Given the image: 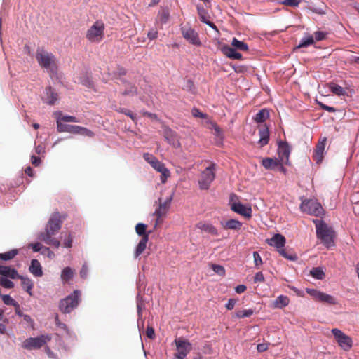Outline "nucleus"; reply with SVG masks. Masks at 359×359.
Returning <instances> with one entry per match:
<instances>
[{"label":"nucleus","instance_id":"51","mask_svg":"<svg viewBox=\"0 0 359 359\" xmlns=\"http://www.w3.org/2000/svg\"><path fill=\"white\" fill-rule=\"evenodd\" d=\"M117 111L121 114H124L126 116H129L133 121H136L135 115L129 109H127L126 108H119L117 110Z\"/></svg>","mask_w":359,"mask_h":359},{"label":"nucleus","instance_id":"38","mask_svg":"<svg viewBox=\"0 0 359 359\" xmlns=\"http://www.w3.org/2000/svg\"><path fill=\"white\" fill-rule=\"evenodd\" d=\"M233 48L241 51H248V46L243 41H238L236 38H233L231 41Z\"/></svg>","mask_w":359,"mask_h":359},{"label":"nucleus","instance_id":"35","mask_svg":"<svg viewBox=\"0 0 359 359\" xmlns=\"http://www.w3.org/2000/svg\"><path fill=\"white\" fill-rule=\"evenodd\" d=\"M269 117V111L263 109L260 110L254 117V120L257 123H263Z\"/></svg>","mask_w":359,"mask_h":359},{"label":"nucleus","instance_id":"54","mask_svg":"<svg viewBox=\"0 0 359 359\" xmlns=\"http://www.w3.org/2000/svg\"><path fill=\"white\" fill-rule=\"evenodd\" d=\"M300 2V0H283L281 4L287 6L296 7Z\"/></svg>","mask_w":359,"mask_h":359},{"label":"nucleus","instance_id":"58","mask_svg":"<svg viewBox=\"0 0 359 359\" xmlns=\"http://www.w3.org/2000/svg\"><path fill=\"white\" fill-rule=\"evenodd\" d=\"M158 31L155 29H151L147 33V37L150 40H154L158 37Z\"/></svg>","mask_w":359,"mask_h":359},{"label":"nucleus","instance_id":"63","mask_svg":"<svg viewBox=\"0 0 359 359\" xmlns=\"http://www.w3.org/2000/svg\"><path fill=\"white\" fill-rule=\"evenodd\" d=\"M88 269L86 264H83L80 271V276L83 278H86L88 276Z\"/></svg>","mask_w":359,"mask_h":359},{"label":"nucleus","instance_id":"45","mask_svg":"<svg viewBox=\"0 0 359 359\" xmlns=\"http://www.w3.org/2000/svg\"><path fill=\"white\" fill-rule=\"evenodd\" d=\"M314 43L313 37L312 36H309L306 38H304L301 40L300 43L298 45L297 48H304L307 47Z\"/></svg>","mask_w":359,"mask_h":359},{"label":"nucleus","instance_id":"4","mask_svg":"<svg viewBox=\"0 0 359 359\" xmlns=\"http://www.w3.org/2000/svg\"><path fill=\"white\" fill-rule=\"evenodd\" d=\"M81 299V292L74 290L72 294L60 302L59 308L63 313H69L76 308Z\"/></svg>","mask_w":359,"mask_h":359},{"label":"nucleus","instance_id":"1","mask_svg":"<svg viewBox=\"0 0 359 359\" xmlns=\"http://www.w3.org/2000/svg\"><path fill=\"white\" fill-rule=\"evenodd\" d=\"M64 219L59 212L53 213L49 219L45 232L41 233L40 239L47 245L58 248L60 246V241L52 236L60 231Z\"/></svg>","mask_w":359,"mask_h":359},{"label":"nucleus","instance_id":"46","mask_svg":"<svg viewBox=\"0 0 359 359\" xmlns=\"http://www.w3.org/2000/svg\"><path fill=\"white\" fill-rule=\"evenodd\" d=\"M77 130H78V132H76V134L82 135H84V136H88V137H93L94 135H95L93 131L88 130L86 128L81 127V126H79V128H78Z\"/></svg>","mask_w":359,"mask_h":359},{"label":"nucleus","instance_id":"50","mask_svg":"<svg viewBox=\"0 0 359 359\" xmlns=\"http://www.w3.org/2000/svg\"><path fill=\"white\" fill-rule=\"evenodd\" d=\"M254 263L257 269H259L260 266L262 265L263 262L260 255L257 252H253Z\"/></svg>","mask_w":359,"mask_h":359},{"label":"nucleus","instance_id":"44","mask_svg":"<svg viewBox=\"0 0 359 359\" xmlns=\"http://www.w3.org/2000/svg\"><path fill=\"white\" fill-rule=\"evenodd\" d=\"M254 313V310L249 309L247 310H241L236 312L235 316L238 318H243L245 317H250Z\"/></svg>","mask_w":359,"mask_h":359},{"label":"nucleus","instance_id":"3","mask_svg":"<svg viewBox=\"0 0 359 359\" xmlns=\"http://www.w3.org/2000/svg\"><path fill=\"white\" fill-rule=\"evenodd\" d=\"M313 223L316 228V235L318 239H320L323 243L329 246L334 243V231L323 221L315 219Z\"/></svg>","mask_w":359,"mask_h":359},{"label":"nucleus","instance_id":"23","mask_svg":"<svg viewBox=\"0 0 359 359\" xmlns=\"http://www.w3.org/2000/svg\"><path fill=\"white\" fill-rule=\"evenodd\" d=\"M0 275L11 279H18L20 276L15 269L3 265H0Z\"/></svg>","mask_w":359,"mask_h":359},{"label":"nucleus","instance_id":"26","mask_svg":"<svg viewBox=\"0 0 359 359\" xmlns=\"http://www.w3.org/2000/svg\"><path fill=\"white\" fill-rule=\"evenodd\" d=\"M197 11H198V14L199 15V18L201 20V21L203 23H205L206 25H209L210 27H212V29H215L217 31V28L216 27V25L212 22L211 21L207 20L206 18V16H207V11L201 5H198L197 6Z\"/></svg>","mask_w":359,"mask_h":359},{"label":"nucleus","instance_id":"12","mask_svg":"<svg viewBox=\"0 0 359 359\" xmlns=\"http://www.w3.org/2000/svg\"><path fill=\"white\" fill-rule=\"evenodd\" d=\"M48 335H41L38 337H30L23 343V347L27 349H38L44 346L47 341L50 340Z\"/></svg>","mask_w":359,"mask_h":359},{"label":"nucleus","instance_id":"8","mask_svg":"<svg viewBox=\"0 0 359 359\" xmlns=\"http://www.w3.org/2000/svg\"><path fill=\"white\" fill-rule=\"evenodd\" d=\"M332 333L336 339L339 346L344 351H349L353 346L352 339L337 328L332 330Z\"/></svg>","mask_w":359,"mask_h":359},{"label":"nucleus","instance_id":"11","mask_svg":"<svg viewBox=\"0 0 359 359\" xmlns=\"http://www.w3.org/2000/svg\"><path fill=\"white\" fill-rule=\"evenodd\" d=\"M180 30L182 36L189 43L196 46H200L201 45L198 34L193 28H191V26L188 25L181 26Z\"/></svg>","mask_w":359,"mask_h":359},{"label":"nucleus","instance_id":"29","mask_svg":"<svg viewBox=\"0 0 359 359\" xmlns=\"http://www.w3.org/2000/svg\"><path fill=\"white\" fill-rule=\"evenodd\" d=\"M55 117L57 118V120H59V121L62 122H74V123H78L79 121L78 118L73 116H68V115H62L61 111H56L54 113Z\"/></svg>","mask_w":359,"mask_h":359},{"label":"nucleus","instance_id":"48","mask_svg":"<svg viewBox=\"0 0 359 359\" xmlns=\"http://www.w3.org/2000/svg\"><path fill=\"white\" fill-rule=\"evenodd\" d=\"M158 172L161 173V182L162 183H165L166 182L167 179L170 175L169 170L168 168H166L165 166H164L163 168H162Z\"/></svg>","mask_w":359,"mask_h":359},{"label":"nucleus","instance_id":"61","mask_svg":"<svg viewBox=\"0 0 359 359\" xmlns=\"http://www.w3.org/2000/svg\"><path fill=\"white\" fill-rule=\"evenodd\" d=\"M55 324H56V325H57V327H60L61 329L65 330H67V325H66L65 323H63L60 322V319H59V317H58V315H56V316H55Z\"/></svg>","mask_w":359,"mask_h":359},{"label":"nucleus","instance_id":"47","mask_svg":"<svg viewBox=\"0 0 359 359\" xmlns=\"http://www.w3.org/2000/svg\"><path fill=\"white\" fill-rule=\"evenodd\" d=\"M278 252L285 258L289 259V260H296L297 259V257L296 255L292 254H288L286 250L283 248L281 249L278 250Z\"/></svg>","mask_w":359,"mask_h":359},{"label":"nucleus","instance_id":"39","mask_svg":"<svg viewBox=\"0 0 359 359\" xmlns=\"http://www.w3.org/2000/svg\"><path fill=\"white\" fill-rule=\"evenodd\" d=\"M147 226L143 223H138L135 226V231L137 234L142 237H144L145 236H147L149 238V234L151 233V231L147 232Z\"/></svg>","mask_w":359,"mask_h":359},{"label":"nucleus","instance_id":"16","mask_svg":"<svg viewBox=\"0 0 359 359\" xmlns=\"http://www.w3.org/2000/svg\"><path fill=\"white\" fill-rule=\"evenodd\" d=\"M196 227L201 231L208 233L213 236H219L218 230L211 224L205 222H199L196 224Z\"/></svg>","mask_w":359,"mask_h":359},{"label":"nucleus","instance_id":"28","mask_svg":"<svg viewBox=\"0 0 359 359\" xmlns=\"http://www.w3.org/2000/svg\"><path fill=\"white\" fill-rule=\"evenodd\" d=\"M221 224L224 229L237 230V231L240 230L243 225L240 221H238L237 219H231L227 220L225 222H222Z\"/></svg>","mask_w":359,"mask_h":359},{"label":"nucleus","instance_id":"19","mask_svg":"<svg viewBox=\"0 0 359 359\" xmlns=\"http://www.w3.org/2000/svg\"><path fill=\"white\" fill-rule=\"evenodd\" d=\"M266 243L271 245L277 248L278 250L285 246V238L279 233L275 234L271 238L267 239Z\"/></svg>","mask_w":359,"mask_h":359},{"label":"nucleus","instance_id":"13","mask_svg":"<svg viewBox=\"0 0 359 359\" xmlns=\"http://www.w3.org/2000/svg\"><path fill=\"white\" fill-rule=\"evenodd\" d=\"M278 154L279 160L285 164H289V158L290 154V147L286 142H279Z\"/></svg>","mask_w":359,"mask_h":359},{"label":"nucleus","instance_id":"6","mask_svg":"<svg viewBox=\"0 0 359 359\" xmlns=\"http://www.w3.org/2000/svg\"><path fill=\"white\" fill-rule=\"evenodd\" d=\"M300 209L303 212L316 217H321L324 215V210L320 203L313 199L303 201Z\"/></svg>","mask_w":359,"mask_h":359},{"label":"nucleus","instance_id":"34","mask_svg":"<svg viewBox=\"0 0 359 359\" xmlns=\"http://www.w3.org/2000/svg\"><path fill=\"white\" fill-rule=\"evenodd\" d=\"M47 102L49 104H54L57 100L58 95L51 87L46 88Z\"/></svg>","mask_w":359,"mask_h":359},{"label":"nucleus","instance_id":"49","mask_svg":"<svg viewBox=\"0 0 359 359\" xmlns=\"http://www.w3.org/2000/svg\"><path fill=\"white\" fill-rule=\"evenodd\" d=\"M0 285L2 287L8 289H11L14 287V283L11 280L5 278H0Z\"/></svg>","mask_w":359,"mask_h":359},{"label":"nucleus","instance_id":"15","mask_svg":"<svg viewBox=\"0 0 359 359\" xmlns=\"http://www.w3.org/2000/svg\"><path fill=\"white\" fill-rule=\"evenodd\" d=\"M231 210L233 212L239 214L247 219H250L252 217V208L250 206H245L241 203H231Z\"/></svg>","mask_w":359,"mask_h":359},{"label":"nucleus","instance_id":"62","mask_svg":"<svg viewBox=\"0 0 359 359\" xmlns=\"http://www.w3.org/2000/svg\"><path fill=\"white\" fill-rule=\"evenodd\" d=\"M236 302L237 301L235 299H229L228 302L226 303V304L225 306L226 308L228 310H232L234 308V306H235V305L236 304Z\"/></svg>","mask_w":359,"mask_h":359},{"label":"nucleus","instance_id":"56","mask_svg":"<svg viewBox=\"0 0 359 359\" xmlns=\"http://www.w3.org/2000/svg\"><path fill=\"white\" fill-rule=\"evenodd\" d=\"M29 248H31L34 252H36L41 250L42 251L44 247H43V245L40 243H36L29 244Z\"/></svg>","mask_w":359,"mask_h":359},{"label":"nucleus","instance_id":"59","mask_svg":"<svg viewBox=\"0 0 359 359\" xmlns=\"http://www.w3.org/2000/svg\"><path fill=\"white\" fill-rule=\"evenodd\" d=\"M147 337L151 339L155 338V331L152 327L148 326L146 330Z\"/></svg>","mask_w":359,"mask_h":359},{"label":"nucleus","instance_id":"37","mask_svg":"<svg viewBox=\"0 0 359 359\" xmlns=\"http://www.w3.org/2000/svg\"><path fill=\"white\" fill-rule=\"evenodd\" d=\"M220 50L222 53L230 59H233L235 53L236 52L235 48L229 46L226 44H222L220 46Z\"/></svg>","mask_w":359,"mask_h":359},{"label":"nucleus","instance_id":"40","mask_svg":"<svg viewBox=\"0 0 359 359\" xmlns=\"http://www.w3.org/2000/svg\"><path fill=\"white\" fill-rule=\"evenodd\" d=\"M18 254L17 249H13L10 251L0 253V259L4 261L11 260L13 259Z\"/></svg>","mask_w":359,"mask_h":359},{"label":"nucleus","instance_id":"2","mask_svg":"<svg viewBox=\"0 0 359 359\" xmlns=\"http://www.w3.org/2000/svg\"><path fill=\"white\" fill-rule=\"evenodd\" d=\"M36 60L39 65L45 69L50 75L55 74L57 70V60L55 55L43 49H38Z\"/></svg>","mask_w":359,"mask_h":359},{"label":"nucleus","instance_id":"42","mask_svg":"<svg viewBox=\"0 0 359 359\" xmlns=\"http://www.w3.org/2000/svg\"><path fill=\"white\" fill-rule=\"evenodd\" d=\"M126 87V90L122 93L123 95L134 96L137 94V89L135 86L131 85L129 83H127Z\"/></svg>","mask_w":359,"mask_h":359},{"label":"nucleus","instance_id":"32","mask_svg":"<svg viewBox=\"0 0 359 359\" xmlns=\"http://www.w3.org/2000/svg\"><path fill=\"white\" fill-rule=\"evenodd\" d=\"M74 274V271L72 268L67 266L64 268L61 273V279L64 283H67L73 278Z\"/></svg>","mask_w":359,"mask_h":359},{"label":"nucleus","instance_id":"7","mask_svg":"<svg viewBox=\"0 0 359 359\" xmlns=\"http://www.w3.org/2000/svg\"><path fill=\"white\" fill-rule=\"evenodd\" d=\"M216 164L212 163L208 166L201 175V179L198 181L199 188L201 190H208L215 178Z\"/></svg>","mask_w":359,"mask_h":359},{"label":"nucleus","instance_id":"14","mask_svg":"<svg viewBox=\"0 0 359 359\" xmlns=\"http://www.w3.org/2000/svg\"><path fill=\"white\" fill-rule=\"evenodd\" d=\"M163 136L168 142L175 148H180L181 143L176 132L169 128H165L163 131Z\"/></svg>","mask_w":359,"mask_h":359},{"label":"nucleus","instance_id":"18","mask_svg":"<svg viewBox=\"0 0 359 359\" xmlns=\"http://www.w3.org/2000/svg\"><path fill=\"white\" fill-rule=\"evenodd\" d=\"M326 141L327 138L324 137V139L319 142L316 147V149L313 155V158L317 163H319L323 160Z\"/></svg>","mask_w":359,"mask_h":359},{"label":"nucleus","instance_id":"52","mask_svg":"<svg viewBox=\"0 0 359 359\" xmlns=\"http://www.w3.org/2000/svg\"><path fill=\"white\" fill-rule=\"evenodd\" d=\"M212 269L218 275L224 276L225 275V269L224 268L218 264H212Z\"/></svg>","mask_w":359,"mask_h":359},{"label":"nucleus","instance_id":"33","mask_svg":"<svg viewBox=\"0 0 359 359\" xmlns=\"http://www.w3.org/2000/svg\"><path fill=\"white\" fill-rule=\"evenodd\" d=\"M18 279L21 280L22 285L23 288L27 291V293H29L30 295L32 294V289L33 287V283L32 280L27 277H24L21 275L19 276Z\"/></svg>","mask_w":359,"mask_h":359},{"label":"nucleus","instance_id":"10","mask_svg":"<svg viewBox=\"0 0 359 359\" xmlns=\"http://www.w3.org/2000/svg\"><path fill=\"white\" fill-rule=\"evenodd\" d=\"M306 292L311 296L313 299L329 305H335L337 301L335 297L316 289H306Z\"/></svg>","mask_w":359,"mask_h":359},{"label":"nucleus","instance_id":"21","mask_svg":"<svg viewBox=\"0 0 359 359\" xmlns=\"http://www.w3.org/2000/svg\"><path fill=\"white\" fill-rule=\"evenodd\" d=\"M172 198H168L163 203H161L160 201V204L158 207V208L155 210L154 215L157 217V221L160 219L162 217L165 216L168 208L170 203L171 202Z\"/></svg>","mask_w":359,"mask_h":359},{"label":"nucleus","instance_id":"25","mask_svg":"<svg viewBox=\"0 0 359 359\" xmlns=\"http://www.w3.org/2000/svg\"><path fill=\"white\" fill-rule=\"evenodd\" d=\"M280 162L278 158H265L262 161V165L266 170H276Z\"/></svg>","mask_w":359,"mask_h":359},{"label":"nucleus","instance_id":"31","mask_svg":"<svg viewBox=\"0 0 359 359\" xmlns=\"http://www.w3.org/2000/svg\"><path fill=\"white\" fill-rule=\"evenodd\" d=\"M148 241H149V238H148L147 236H145L144 237H142V238L140 241V242L136 248V250H135V257H137L144 252V250L146 249L147 243Z\"/></svg>","mask_w":359,"mask_h":359},{"label":"nucleus","instance_id":"20","mask_svg":"<svg viewBox=\"0 0 359 359\" xmlns=\"http://www.w3.org/2000/svg\"><path fill=\"white\" fill-rule=\"evenodd\" d=\"M144 159L148 162L153 168L158 171L165 166V164L159 161L155 156L149 153L144 154Z\"/></svg>","mask_w":359,"mask_h":359},{"label":"nucleus","instance_id":"5","mask_svg":"<svg viewBox=\"0 0 359 359\" xmlns=\"http://www.w3.org/2000/svg\"><path fill=\"white\" fill-rule=\"evenodd\" d=\"M104 24L101 20H97L86 32V37L90 43H98L104 36Z\"/></svg>","mask_w":359,"mask_h":359},{"label":"nucleus","instance_id":"43","mask_svg":"<svg viewBox=\"0 0 359 359\" xmlns=\"http://www.w3.org/2000/svg\"><path fill=\"white\" fill-rule=\"evenodd\" d=\"M0 296L5 304L13 306L15 307L19 306V304H18V302L15 300H14L13 298H11L9 295L0 294Z\"/></svg>","mask_w":359,"mask_h":359},{"label":"nucleus","instance_id":"55","mask_svg":"<svg viewBox=\"0 0 359 359\" xmlns=\"http://www.w3.org/2000/svg\"><path fill=\"white\" fill-rule=\"evenodd\" d=\"M191 114L192 115L194 116V117H199V118H207V115L203 114V112H201L197 108H194L192 110H191Z\"/></svg>","mask_w":359,"mask_h":359},{"label":"nucleus","instance_id":"22","mask_svg":"<svg viewBox=\"0 0 359 359\" xmlns=\"http://www.w3.org/2000/svg\"><path fill=\"white\" fill-rule=\"evenodd\" d=\"M259 144L261 147H264L269 143V130L266 125L262 126L259 129Z\"/></svg>","mask_w":359,"mask_h":359},{"label":"nucleus","instance_id":"24","mask_svg":"<svg viewBox=\"0 0 359 359\" xmlns=\"http://www.w3.org/2000/svg\"><path fill=\"white\" fill-rule=\"evenodd\" d=\"M79 126L63 124L62 122L57 120V130L59 133H69L72 134H76L78 132Z\"/></svg>","mask_w":359,"mask_h":359},{"label":"nucleus","instance_id":"30","mask_svg":"<svg viewBox=\"0 0 359 359\" xmlns=\"http://www.w3.org/2000/svg\"><path fill=\"white\" fill-rule=\"evenodd\" d=\"M290 299L287 296L280 295L273 302V306L276 308L282 309L289 304Z\"/></svg>","mask_w":359,"mask_h":359},{"label":"nucleus","instance_id":"57","mask_svg":"<svg viewBox=\"0 0 359 359\" xmlns=\"http://www.w3.org/2000/svg\"><path fill=\"white\" fill-rule=\"evenodd\" d=\"M73 238L70 233L68 234L67 238H65L63 245L65 248H71L72 246Z\"/></svg>","mask_w":359,"mask_h":359},{"label":"nucleus","instance_id":"9","mask_svg":"<svg viewBox=\"0 0 359 359\" xmlns=\"http://www.w3.org/2000/svg\"><path fill=\"white\" fill-rule=\"evenodd\" d=\"M177 352L175 357L177 359H184L191 351L192 346L191 343L184 339L177 338L175 340Z\"/></svg>","mask_w":359,"mask_h":359},{"label":"nucleus","instance_id":"60","mask_svg":"<svg viewBox=\"0 0 359 359\" xmlns=\"http://www.w3.org/2000/svg\"><path fill=\"white\" fill-rule=\"evenodd\" d=\"M264 281V277L262 272H257L254 277L255 283H263Z\"/></svg>","mask_w":359,"mask_h":359},{"label":"nucleus","instance_id":"64","mask_svg":"<svg viewBox=\"0 0 359 359\" xmlns=\"http://www.w3.org/2000/svg\"><path fill=\"white\" fill-rule=\"evenodd\" d=\"M269 348V344L267 343H262L259 344L257 346V349L259 352H264L266 351Z\"/></svg>","mask_w":359,"mask_h":359},{"label":"nucleus","instance_id":"27","mask_svg":"<svg viewBox=\"0 0 359 359\" xmlns=\"http://www.w3.org/2000/svg\"><path fill=\"white\" fill-rule=\"evenodd\" d=\"M29 270L36 277H41L43 276L41 265L37 259H32L31 261Z\"/></svg>","mask_w":359,"mask_h":359},{"label":"nucleus","instance_id":"53","mask_svg":"<svg viewBox=\"0 0 359 359\" xmlns=\"http://www.w3.org/2000/svg\"><path fill=\"white\" fill-rule=\"evenodd\" d=\"M41 254L46 255L49 259H53L55 258V253L48 247H44L41 251Z\"/></svg>","mask_w":359,"mask_h":359},{"label":"nucleus","instance_id":"41","mask_svg":"<svg viewBox=\"0 0 359 359\" xmlns=\"http://www.w3.org/2000/svg\"><path fill=\"white\" fill-rule=\"evenodd\" d=\"M310 274L316 279L323 280L325 277V274L323 269L320 267H314L311 271Z\"/></svg>","mask_w":359,"mask_h":359},{"label":"nucleus","instance_id":"17","mask_svg":"<svg viewBox=\"0 0 359 359\" xmlns=\"http://www.w3.org/2000/svg\"><path fill=\"white\" fill-rule=\"evenodd\" d=\"M170 19V10L167 6H161L157 17L156 18V22L157 24L164 25L166 24Z\"/></svg>","mask_w":359,"mask_h":359},{"label":"nucleus","instance_id":"36","mask_svg":"<svg viewBox=\"0 0 359 359\" xmlns=\"http://www.w3.org/2000/svg\"><path fill=\"white\" fill-rule=\"evenodd\" d=\"M329 88L332 93L338 96L344 95L346 93L343 87L334 83H330Z\"/></svg>","mask_w":359,"mask_h":359}]
</instances>
